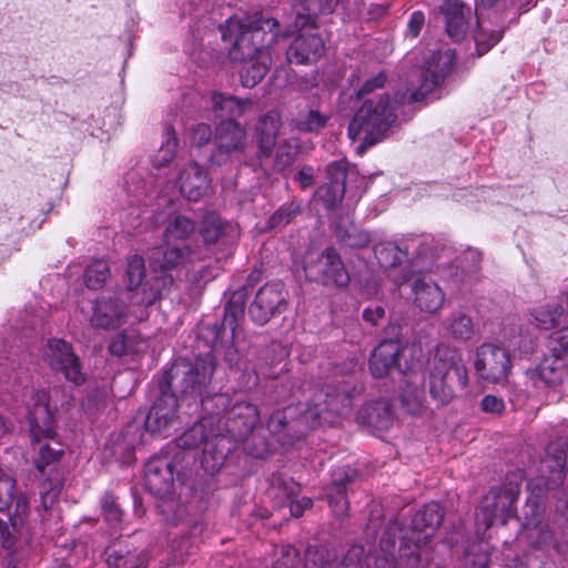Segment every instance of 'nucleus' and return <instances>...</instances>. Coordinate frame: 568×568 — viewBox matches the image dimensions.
I'll list each match as a JSON object with an SVG mask.
<instances>
[{
  "instance_id": "1",
  "label": "nucleus",
  "mask_w": 568,
  "mask_h": 568,
  "mask_svg": "<svg viewBox=\"0 0 568 568\" xmlns=\"http://www.w3.org/2000/svg\"><path fill=\"white\" fill-rule=\"evenodd\" d=\"M214 373L212 356L199 357L195 362L181 361L164 371L158 378L159 395L145 418V428L162 433L178 418L176 392L182 396L199 395L211 382Z\"/></svg>"
},
{
  "instance_id": "2",
  "label": "nucleus",
  "mask_w": 568,
  "mask_h": 568,
  "mask_svg": "<svg viewBox=\"0 0 568 568\" xmlns=\"http://www.w3.org/2000/svg\"><path fill=\"white\" fill-rule=\"evenodd\" d=\"M378 548L379 554L364 550L359 568H425L432 560L428 541L408 534L398 520L384 527Z\"/></svg>"
},
{
  "instance_id": "3",
  "label": "nucleus",
  "mask_w": 568,
  "mask_h": 568,
  "mask_svg": "<svg viewBox=\"0 0 568 568\" xmlns=\"http://www.w3.org/2000/svg\"><path fill=\"white\" fill-rule=\"evenodd\" d=\"M567 453L568 439L565 437H558L546 446L539 462V475L527 484L530 496L524 506L526 527H535L541 521L547 493L564 484Z\"/></svg>"
},
{
  "instance_id": "4",
  "label": "nucleus",
  "mask_w": 568,
  "mask_h": 568,
  "mask_svg": "<svg viewBox=\"0 0 568 568\" xmlns=\"http://www.w3.org/2000/svg\"><path fill=\"white\" fill-rule=\"evenodd\" d=\"M189 14L194 16L191 24L193 36L212 33L216 27L222 36H247L262 33L280 36L278 21L262 11H240L230 16L224 23H217L215 10L209 11V0H189Z\"/></svg>"
},
{
  "instance_id": "5",
  "label": "nucleus",
  "mask_w": 568,
  "mask_h": 568,
  "mask_svg": "<svg viewBox=\"0 0 568 568\" xmlns=\"http://www.w3.org/2000/svg\"><path fill=\"white\" fill-rule=\"evenodd\" d=\"M323 396V393L317 394L314 404L304 410L295 406H288L283 410L273 413L267 420L268 430L276 435L283 445H292L294 440L304 437L310 429L320 423L324 412L329 410L339 414V406L349 404V396L346 390L334 396L325 394V399L322 403Z\"/></svg>"
},
{
  "instance_id": "6",
  "label": "nucleus",
  "mask_w": 568,
  "mask_h": 568,
  "mask_svg": "<svg viewBox=\"0 0 568 568\" xmlns=\"http://www.w3.org/2000/svg\"><path fill=\"white\" fill-rule=\"evenodd\" d=\"M405 102H408L406 92H398L394 100L386 94L381 95L378 100H365L348 124L349 139L361 140V149L376 144L396 122L397 104Z\"/></svg>"
},
{
  "instance_id": "7",
  "label": "nucleus",
  "mask_w": 568,
  "mask_h": 568,
  "mask_svg": "<svg viewBox=\"0 0 568 568\" xmlns=\"http://www.w3.org/2000/svg\"><path fill=\"white\" fill-rule=\"evenodd\" d=\"M467 369L460 354L449 347H439L429 371L428 387L432 398L440 406L455 396V388L467 386Z\"/></svg>"
},
{
  "instance_id": "8",
  "label": "nucleus",
  "mask_w": 568,
  "mask_h": 568,
  "mask_svg": "<svg viewBox=\"0 0 568 568\" xmlns=\"http://www.w3.org/2000/svg\"><path fill=\"white\" fill-rule=\"evenodd\" d=\"M455 60L454 50H427L417 70V83L410 81L406 89L408 103L419 102L439 88L452 73Z\"/></svg>"
},
{
  "instance_id": "9",
  "label": "nucleus",
  "mask_w": 568,
  "mask_h": 568,
  "mask_svg": "<svg viewBox=\"0 0 568 568\" xmlns=\"http://www.w3.org/2000/svg\"><path fill=\"white\" fill-rule=\"evenodd\" d=\"M154 267L162 272L179 268L186 262L192 261L189 246L171 245L166 242L165 247L155 251L151 257ZM173 285V277L166 273L152 277L142 287V297L134 296L138 304L150 306L161 298L162 294Z\"/></svg>"
},
{
  "instance_id": "10",
  "label": "nucleus",
  "mask_w": 568,
  "mask_h": 568,
  "mask_svg": "<svg viewBox=\"0 0 568 568\" xmlns=\"http://www.w3.org/2000/svg\"><path fill=\"white\" fill-rule=\"evenodd\" d=\"M519 485L507 484L500 487H493L481 499L476 511V530L478 535L484 534L494 525L500 521L505 525L516 516V501L519 497Z\"/></svg>"
},
{
  "instance_id": "11",
  "label": "nucleus",
  "mask_w": 568,
  "mask_h": 568,
  "mask_svg": "<svg viewBox=\"0 0 568 568\" xmlns=\"http://www.w3.org/2000/svg\"><path fill=\"white\" fill-rule=\"evenodd\" d=\"M304 272L310 281L323 285L346 286L349 282L348 272L334 247H326L322 253H308Z\"/></svg>"
},
{
  "instance_id": "12",
  "label": "nucleus",
  "mask_w": 568,
  "mask_h": 568,
  "mask_svg": "<svg viewBox=\"0 0 568 568\" xmlns=\"http://www.w3.org/2000/svg\"><path fill=\"white\" fill-rule=\"evenodd\" d=\"M142 297V291L132 294L129 298L131 301L132 310H125L123 302L119 297H105L98 298L93 306V313L90 317L92 327L103 329H114L120 327L128 321V317L132 314L139 321L143 320L145 312L142 307L144 305L138 304L134 296Z\"/></svg>"
},
{
  "instance_id": "13",
  "label": "nucleus",
  "mask_w": 568,
  "mask_h": 568,
  "mask_svg": "<svg viewBox=\"0 0 568 568\" xmlns=\"http://www.w3.org/2000/svg\"><path fill=\"white\" fill-rule=\"evenodd\" d=\"M341 0H300L292 30L284 36H321V28L328 22L327 17L337 8Z\"/></svg>"
},
{
  "instance_id": "14",
  "label": "nucleus",
  "mask_w": 568,
  "mask_h": 568,
  "mask_svg": "<svg viewBox=\"0 0 568 568\" xmlns=\"http://www.w3.org/2000/svg\"><path fill=\"white\" fill-rule=\"evenodd\" d=\"M474 365L481 379L494 384L506 382L513 366L509 352L493 343H484L477 348Z\"/></svg>"
},
{
  "instance_id": "15",
  "label": "nucleus",
  "mask_w": 568,
  "mask_h": 568,
  "mask_svg": "<svg viewBox=\"0 0 568 568\" xmlns=\"http://www.w3.org/2000/svg\"><path fill=\"white\" fill-rule=\"evenodd\" d=\"M287 292L280 281L264 284L255 294L248 307V315L258 325H264L273 316L286 308Z\"/></svg>"
},
{
  "instance_id": "16",
  "label": "nucleus",
  "mask_w": 568,
  "mask_h": 568,
  "mask_svg": "<svg viewBox=\"0 0 568 568\" xmlns=\"http://www.w3.org/2000/svg\"><path fill=\"white\" fill-rule=\"evenodd\" d=\"M434 239L424 235H407L386 247L389 252H395L393 265L406 261H419L423 268L432 270L438 253L434 250Z\"/></svg>"
},
{
  "instance_id": "17",
  "label": "nucleus",
  "mask_w": 568,
  "mask_h": 568,
  "mask_svg": "<svg viewBox=\"0 0 568 568\" xmlns=\"http://www.w3.org/2000/svg\"><path fill=\"white\" fill-rule=\"evenodd\" d=\"M28 420L32 442L39 443L41 439L54 437V418L49 406V393L45 389L31 390Z\"/></svg>"
},
{
  "instance_id": "18",
  "label": "nucleus",
  "mask_w": 568,
  "mask_h": 568,
  "mask_svg": "<svg viewBox=\"0 0 568 568\" xmlns=\"http://www.w3.org/2000/svg\"><path fill=\"white\" fill-rule=\"evenodd\" d=\"M246 304V293L244 290L235 291L224 306V317L222 322L215 323L206 328L207 337L213 345H232L235 339L237 323L244 315Z\"/></svg>"
},
{
  "instance_id": "19",
  "label": "nucleus",
  "mask_w": 568,
  "mask_h": 568,
  "mask_svg": "<svg viewBox=\"0 0 568 568\" xmlns=\"http://www.w3.org/2000/svg\"><path fill=\"white\" fill-rule=\"evenodd\" d=\"M144 474L149 490L160 498L172 494L175 477L179 478L176 465L168 455L151 457L145 464Z\"/></svg>"
},
{
  "instance_id": "20",
  "label": "nucleus",
  "mask_w": 568,
  "mask_h": 568,
  "mask_svg": "<svg viewBox=\"0 0 568 568\" xmlns=\"http://www.w3.org/2000/svg\"><path fill=\"white\" fill-rule=\"evenodd\" d=\"M526 375L536 388L556 389L568 375V367L565 357L550 353L535 367L527 369Z\"/></svg>"
},
{
  "instance_id": "21",
  "label": "nucleus",
  "mask_w": 568,
  "mask_h": 568,
  "mask_svg": "<svg viewBox=\"0 0 568 568\" xmlns=\"http://www.w3.org/2000/svg\"><path fill=\"white\" fill-rule=\"evenodd\" d=\"M258 420L256 406L248 402H236L224 415L225 429L235 440L245 439Z\"/></svg>"
},
{
  "instance_id": "22",
  "label": "nucleus",
  "mask_w": 568,
  "mask_h": 568,
  "mask_svg": "<svg viewBox=\"0 0 568 568\" xmlns=\"http://www.w3.org/2000/svg\"><path fill=\"white\" fill-rule=\"evenodd\" d=\"M410 281L404 276L403 281L398 283L402 285ZM412 292L414 294V304L423 312L436 313L439 311L445 302V294L440 286L430 277L415 276L412 277Z\"/></svg>"
},
{
  "instance_id": "23",
  "label": "nucleus",
  "mask_w": 568,
  "mask_h": 568,
  "mask_svg": "<svg viewBox=\"0 0 568 568\" xmlns=\"http://www.w3.org/2000/svg\"><path fill=\"white\" fill-rule=\"evenodd\" d=\"M444 518V511L439 503L432 501L418 509L410 519L408 534L428 541L438 529Z\"/></svg>"
},
{
  "instance_id": "24",
  "label": "nucleus",
  "mask_w": 568,
  "mask_h": 568,
  "mask_svg": "<svg viewBox=\"0 0 568 568\" xmlns=\"http://www.w3.org/2000/svg\"><path fill=\"white\" fill-rule=\"evenodd\" d=\"M219 153H243L247 143L246 130L233 119L221 121L215 129Z\"/></svg>"
},
{
  "instance_id": "25",
  "label": "nucleus",
  "mask_w": 568,
  "mask_h": 568,
  "mask_svg": "<svg viewBox=\"0 0 568 568\" xmlns=\"http://www.w3.org/2000/svg\"><path fill=\"white\" fill-rule=\"evenodd\" d=\"M28 509V500L24 497H19L16 503V511L9 516V521L0 518V537L3 548L13 549L17 540L27 535Z\"/></svg>"
},
{
  "instance_id": "26",
  "label": "nucleus",
  "mask_w": 568,
  "mask_h": 568,
  "mask_svg": "<svg viewBox=\"0 0 568 568\" xmlns=\"http://www.w3.org/2000/svg\"><path fill=\"white\" fill-rule=\"evenodd\" d=\"M438 11L445 17L447 36H465L468 32L471 8L460 0H444Z\"/></svg>"
},
{
  "instance_id": "27",
  "label": "nucleus",
  "mask_w": 568,
  "mask_h": 568,
  "mask_svg": "<svg viewBox=\"0 0 568 568\" xmlns=\"http://www.w3.org/2000/svg\"><path fill=\"white\" fill-rule=\"evenodd\" d=\"M356 471L351 467H341L333 471L332 486L327 491V500L335 516L347 514L346 485L354 480Z\"/></svg>"
},
{
  "instance_id": "28",
  "label": "nucleus",
  "mask_w": 568,
  "mask_h": 568,
  "mask_svg": "<svg viewBox=\"0 0 568 568\" xmlns=\"http://www.w3.org/2000/svg\"><path fill=\"white\" fill-rule=\"evenodd\" d=\"M357 419L362 425L386 430L394 422L392 405L386 398L367 403L358 412Z\"/></svg>"
},
{
  "instance_id": "29",
  "label": "nucleus",
  "mask_w": 568,
  "mask_h": 568,
  "mask_svg": "<svg viewBox=\"0 0 568 568\" xmlns=\"http://www.w3.org/2000/svg\"><path fill=\"white\" fill-rule=\"evenodd\" d=\"M179 184L183 196L190 201H197L209 187L206 172L199 164L189 163L180 172Z\"/></svg>"
},
{
  "instance_id": "30",
  "label": "nucleus",
  "mask_w": 568,
  "mask_h": 568,
  "mask_svg": "<svg viewBox=\"0 0 568 568\" xmlns=\"http://www.w3.org/2000/svg\"><path fill=\"white\" fill-rule=\"evenodd\" d=\"M325 52L323 38H294L287 51L286 59L294 64L316 62Z\"/></svg>"
},
{
  "instance_id": "31",
  "label": "nucleus",
  "mask_w": 568,
  "mask_h": 568,
  "mask_svg": "<svg viewBox=\"0 0 568 568\" xmlns=\"http://www.w3.org/2000/svg\"><path fill=\"white\" fill-rule=\"evenodd\" d=\"M400 354V345L396 341L382 342L369 357V371L375 378L388 375L397 364Z\"/></svg>"
},
{
  "instance_id": "32",
  "label": "nucleus",
  "mask_w": 568,
  "mask_h": 568,
  "mask_svg": "<svg viewBox=\"0 0 568 568\" xmlns=\"http://www.w3.org/2000/svg\"><path fill=\"white\" fill-rule=\"evenodd\" d=\"M364 555V547L353 545L342 559H325L323 551H306L304 568H359L361 558Z\"/></svg>"
},
{
  "instance_id": "33",
  "label": "nucleus",
  "mask_w": 568,
  "mask_h": 568,
  "mask_svg": "<svg viewBox=\"0 0 568 568\" xmlns=\"http://www.w3.org/2000/svg\"><path fill=\"white\" fill-rule=\"evenodd\" d=\"M146 564V554L143 551L138 552L130 545H120L106 550L108 568H145Z\"/></svg>"
},
{
  "instance_id": "34",
  "label": "nucleus",
  "mask_w": 568,
  "mask_h": 568,
  "mask_svg": "<svg viewBox=\"0 0 568 568\" xmlns=\"http://www.w3.org/2000/svg\"><path fill=\"white\" fill-rule=\"evenodd\" d=\"M281 126V118L277 111H268L260 118L255 135L262 154L268 155L276 143Z\"/></svg>"
},
{
  "instance_id": "35",
  "label": "nucleus",
  "mask_w": 568,
  "mask_h": 568,
  "mask_svg": "<svg viewBox=\"0 0 568 568\" xmlns=\"http://www.w3.org/2000/svg\"><path fill=\"white\" fill-rule=\"evenodd\" d=\"M200 234L206 244H214L225 237L237 236L236 227L214 213L204 216Z\"/></svg>"
},
{
  "instance_id": "36",
  "label": "nucleus",
  "mask_w": 568,
  "mask_h": 568,
  "mask_svg": "<svg viewBox=\"0 0 568 568\" xmlns=\"http://www.w3.org/2000/svg\"><path fill=\"white\" fill-rule=\"evenodd\" d=\"M565 310L557 302H549L531 310V324L540 329H551L561 323Z\"/></svg>"
},
{
  "instance_id": "37",
  "label": "nucleus",
  "mask_w": 568,
  "mask_h": 568,
  "mask_svg": "<svg viewBox=\"0 0 568 568\" xmlns=\"http://www.w3.org/2000/svg\"><path fill=\"white\" fill-rule=\"evenodd\" d=\"M446 333L455 338L467 341L474 334V323L469 315L462 311H455L444 321Z\"/></svg>"
},
{
  "instance_id": "38",
  "label": "nucleus",
  "mask_w": 568,
  "mask_h": 568,
  "mask_svg": "<svg viewBox=\"0 0 568 568\" xmlns=\"http://www.w3.org/2000/svg\"><path fill=\"white\" fill-rule=\"evenodd\" d=\"M213 109L220 111V116L235 118L244 114L248 105L252 104L250 99L241 100L234 95L215 92L212 95Z\"/></svg>"
},
{
  "instance_id": "39",
  "label": "nucleus",
  "mask_w": 568,
  "mask_h": 568,
  "mask_svg": "<svg viewBox=\"0 0 568 568\" xmlns=\"http://www.w3.org/2000/svg\"><path fill=\"white\" fill-rule=\"evenodd\" d=\"M266 54L264 45H257L254 38H235L230 49V58L240 62L253 61L256 57L263 58Z\"/></svg>"
},
{
  "instance_id": "40",
  "label": "nucleus",
  "mask_w": 568,
  "mask_h": 568,
  "mask_svg": "<svg viewBox=\"0 0 568 568\" xmlns=\"http://www.w3.org/2000/svg\"><path fill=\"white\" fill-rule=\"evenodd\" d=\"M72 353L73 349L70 343L61 338H50L43 351V359L52 371H55Z\"/></svg>"
},
{
  "instance_id": "41",
  "label": "nucleus",
  "mask_w": 568,
  "mask_h": 568,
  "mask_svg": "<svg viewBox=\"0 0 568 568\" xmlns=\"http://www.w3.org/2000/svg\"><path fill=\"white\" fill-rule=\"evenodd\" d=\"M207 386L209 384L201 390V394L189 395V397L195 400L199 399L203 410L210 415H219L220 413L226 414L231 404L229 395L222 393L211 395L206 393Z\"/></svg>"
},
{
  "instance_id": "42",
  "label": "nucleus",
  "mask_w": 568,
  "mask_h": 568,
  "mask_svg": "<svg viewBox=\"0 0 568 568\" xmlns=\"http://www.w3.org/2000/svg\"><path fill=\"white\" fill-rule=\"evenodd\" d=\"M328 121V116L315 109L301 110L293 120L295 128L301 132H318Z\"/></svg>"
},
{
  "instance_id": "43",
  "label": "nucleus",
  "mask_w": 568,
  "mask_h": 568,
  "mask_svg": "<svg viewBox=\"0 0 568 568\" xmlns=\"http://www.w3.org/2000/svg\"><path fill=\"white\" fill-rule=\"evenodd\" d=\"M207 423L206 418L195 423L176 439L175 446L183 449H192L206 442L210 437L206 430Z\"/></svg>"
},
{
  "instance_id": "44",
  "label": "nucleus",
  "mask_w": 568,
  "mask_h": 568,
  "mask_svg": "<svg viewBox=\"0 0 568 568\" xmlns=\"http://www.w3.org/2000/svg\"><path fill=\"white\" fill-rule=\"evenodd\" d=\"M277 489L283 490L286 499L290 500V510L294 517H301L313 505L312 499L308 497H302L296 500L292 499L300 491V486L293 480H282Z\"/></svg>"
},
{
  "instance_id": "45",
  "label": "nucleus",
  "mask_w": 568,
  "mask_h": 568,
  "mask_svg": "<svg viewBox=\"0 0 568 568\" xmlns=\"http://www.w3.org/2000/svg\"><path fill=\"white\" fill-rule=\"evenodd\" d=\"M195 230V223L184 216L176 215L169 221L166 225L164 237L168 243L176 240H185L189 235H191Z\"/></svg>"
},
{
  "instance_id": "46",
  "label": "nucleus",
  "mask_w": 568,
  "mask_h": 568,
  "mask_svg": "<svg viewBox=\"0 0 568 568\" xmlns=\"http://www.w3.org/2000/svg\"><path fill=\"white\" fill-rule=\"evenodd\" d=\"M337 237L344 245L352 248L366 247L372 242L371 234L354 224L347 227L339 226L337 229Z\"/></svg>"
},
{
  "instance_id": "47",
  "label": "nucleus",
  "mask_w": 568,
  "mask_h": 568,
  "mask_svg": "<svg viewBox=\"0 0 568 568\" xmlns=\"http://www.w3.org/2000/svg\"><path fill=\"white\" fill-rule=\"evenodd\" d=\"M54 372L61 373L63 377L74 384L75 386L82 385L87 381V375L82 369V363L74 354V352L68 356Z\"/></svg>"
},
{
  "instance_id": "48",
  "label": "nucleus",
  "mask_w": 568,
  "mask_h": 568,
  "mask_svg": "<svg viewBox=\"0 0 568 568\" xmlns=\"http://www.w3.org/2000/svg\"><path fill=\"white\" fill-rule=\"evenodd\" d=\"M301 212V205L291 201L281 205L267 220V229L284 227Z\"/></svg>"
},
{
  "instance_id": "49",
  "label": "nucleus",
  "mask_w": 568,
  "mask_h": 568,
  "mask_svg": "<svg viewBox=\"0 0 568 568\" xmlns=\"http://www.w3.org/2000/svg\"><path fill=\"white\" fill-rule=\"evenodd\" d=\"M353 176H356L355 170L344 160L334 161L326 166L328 184H335V186L338 185L346 189L347 181Z\"/></svg>"
},
{
  "instance_id": "50",
  "label": "nucleus",
  "mask_w": 568,
  "mask_h": 568,
  "mask_svg": "<svg viewBox=\"0 0 568 568\" xmlns=\"http://www.w3.org/2000/svg\"><path fill=\"white\" fill-rule=\"evenodd\" d=\"M110 276V268L104 261H94L85 268L84 282L91 290L102 287Z\"/></svg>"
},
{
  "instance_id": "51",
  "label": "nucleus",
  "mask_w": 568,
  "mask_h": 568,
  "mask_svg": "<svg viewBox=\"0 0 568 568\" xmlns=\"http://www.w3.org/2000/svg\"><path fill=\"white\" fill-rule=\"evenodd\" d=\"M270 67L268 54L263 58H258L256 62H253L251 67L246 68L241 73L242 84L246 88H253L256 85L267 73Z\"/></svg>"
},
{
  "instance_id": "52",
  "label": "nucleus",
  "mask_w": 568,
  "mask_h": 568,
  "mask_svg": "<svg viewBox=\"0 0 568 568\" xmlns=\"http://www.w3.org/2000/svg\"><path fill=\"white\" fill-rule=\"evenodd\" d=\"M60 446V444L54 443V445L44 444L40 447L39 455L34 460V466L41 475L45 474L47 467L60 460L63 454V449Z\"/></svg>"
},
{
  "instance_id": "53",
  "label": "nucleus",
  "mask_w": 568,
  "mask_h": 568,
  "mask_svg": "<svg viewBox=\"0 0 568 568\" xmlns=\"http://www.w3.org/2000/svg\"><path fill=\"white\" fill-rule=\"evenodd\" d=\"M125 276L130 292H133L142 284V280L145 276V266L144 260L141 256L134 255L128 261Z\"/></svg>"
},
{
  "instance_id": "54",
  "label": "nucleus",
  "mask_w": 568,
  "mask_h": 568,
  "mask_svg": "<svg viewBox=\"0 0 568 568\" xmlns=\"http://www.w3.org/2000/svg\"><path fill=\"white\" fill-rule=\"evenodd\" d=\"M346 189L326 183L318 189L317 194L327 210H335L344 199Z\"/></svg>"
},
{
  "instance_id": "55",
  "label": "nucleus",
  "mask_w": 568,
  "mask_h": 568,
  "mask_svg": "<svg viewBox=\"0 0 568 568\" xmlns=\"http://www.w3.org/2000/svg\"><path fill=\"white\" fill-rule=\"evenodd\" d=\"M402 405L404 409L412 415L420 413L423 408L422 392L417 387L407 385L402 392Z\"/></svg>"
},
{
  "instance_id": "56",
  "label": "nucleus",
  "mask_w": 568,
  "mask_h": 568,
  "mask_svg": "<svg viewBox=\"0 0 568 568\" xmlns=\"http://www.w3.org/2000/svg\"><path fill=\"white\" fill-rule=\"evenodd\" d=\"M101 508L105 520L115 526L121 521L122 510L112 494H104L101 498Z\"/></svg>"
},
{
  "instance_id": "57",
  "label": "nucleus",
  "mask_w": 568,
  "mask_h": 568,
  "mask_svg": "<svg viewBox=\"0 0 568 568\" xmlns=\"http://www.w3.org/2000/svg\"><path fill=\"white\" fill-rule=\"evenodd\" d=\"M548 347L550 353L561 357L568 354V325L554 331L549 335Z\"/></svg>"
},
{
  "instance_id": "58",
  "label": "nucleus",
  "mask_w": 568,
  "mask_h": 568,
  "mask_svg": "<svg viewBox=\"0 0 568 568\" xmlns=\"http://www.w3.org/2000/svg\"><path fill=\"white\" fill-rule=\"evenodd\" d=\"M173 129H169V138L166 142L160 148L158 153L154 155L153 164L158 168L166 165L172 161L175 154L178 140L172 135Z\"/></svg>"
},
{
  "instance_id": "59",
  "label": "nucleus",
  "mask_w": 568,
  "mask_h": 568,
  "mask_svg": "<svg viewBox=\"0 0 568 568\" xmlns=\"http://www.w3.org/2000/svg\"><path fill=\"white\" fill-rule=\"evenodd\" d=\"M301 558L298 550L286 545L281 548V555L274 562V568H300Z\"/></svg>"
},
{
  "instance_id": "60",
  "label": "nucleus",
  "mask_w": 568,
  "mask_h": 568,
  "mask_svg": "<svg viewBox=\"0 0 568 568\" xmlns=\"http://www.w3.org/2000/svg\"><path fill=\"white\" fill-rule=\"evenodd\" d=\"M14 479L0 471V511L7 509L13 501Z\"/></svg>"
},
{
  "instance_id": "61",
  "label": "nucleus",
  "mask_w": 568,
  "mask_h": 568,
  "mask_svg": "<svg viewBox=\"0 0 568 568\" xmlns=\"http://www.w3.org/2000/svg\"><path fill=\"white\" fill-rule=\"evenodd\" d=\"M63 483L60 478L59 471L54 468L50 469V477L47 478L41 485V493L44 499L50 497L52 500L59 496Z\"/></svg>"
},
{
  "instance_id": "62",
  "label": "nucleus",
  "mask_w": 568,
  "mask_h": 568,
  "mask_svg": "<svg viewBox=\"0 0 568 568\" xmlns=\"http://www.w3.org/2000/svg\"><path fill=\"white\" fill-rule=\"evenodd\" d=\"M190 138L193 144L202 146L211 141L212 129L206 123H199L191 128Z\"/></svg>"
},
{
  "instance_id": "63",
  "label": "nucleus",
  "mask_w": 568,
  "mask_h": 568,
  "mask_svg": "<svg viewBox=\"0 0 568 568\" xmlns=\"http://www.w3.org/2000/svg\"><path fill=\"white\" fill-rule=\"evenodd\" d=\"M386 80L387 75L385 71H379L376 75L366 79L356 93L357 98H362L376 89L383 88Z\"/></svg>"
},
{
  "instance_id": "64",
  "label": "nucleus",
  "mask_w": 568,
  "mask_h": 568,
  "mask_svg": "<svg viewBox=\"0 0 568 568\" xmlns=\"http://www.w3.org/2000/svg\"><path fill=\"white\" fill-rule=\"evenodd\" d=\"M485 413L501 414L505 410V402L501 397L495 395H486L480 403Z\"/></svg>"
}]
</instances>
